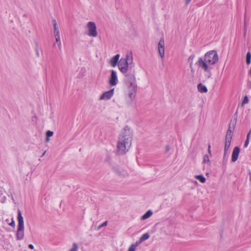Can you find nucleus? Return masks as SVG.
<instances>
[{"instance_id": "obj_1", "label": "nucleus", "mask_w": 251, "mask_h": 251, "mask_svg": "<svg viewBox=\"0 0 251 251\" xmlns=\"http://www.w3.org/2000/svg\"><path fill=\"white\" fill-rule=\"evenodd\" d=\"M132 140V132L127 126L125 127L120 135L117 145L118 152L124 154L130 149Z\"/></svg>"}, {"instance_id": "obj_2", "label": "nucleus", "mask_w": 251, "mask_h": 251, "mask_svg": "<svg viewBox=\"0 0 251 251\" xmlns=\"http://www.w3.org/2000/svg\"><path fill=\"white\" fill-rule=\"evenodd\" d=\"M218 60L217 51L215 50H212L207 52L205 54L204 58L200 57L197 64L205 72H209L212 69L210 65L216 63Z\"/></svg>"}, {"instance_id": "obj_3", "label": "nucleus", "mask_w": 251, "mask_h": 251, "mask_svg": "<svg viewBox=\"0 0 251 251\" xmlns=\"http://www.w3.org/2000/svg\"><path fill=\"white\" fill-rule=\"evenodd\" d=\"M133 57L131 51L127 52L125 57L121 58L118 63V67L120 72L125 75V80L126 79V75L133 74L134 72H129V68L133 66Z\"/></svg>"}, {"instance_id": "obj_4", "label": "nucleus", "mask_w": 251, "mask_h": 251, "mask_svg": "<svg viewBox=\"0 0 251 251\" xmlns=\"http://www.w3.org/2000/svg\"><path fill=\"white\" fill-rule=\"evenodd\" d=\"M125 83L128 87V96L131 101H132L136 95V84L135 75L130 74L126 75V79L125 80Z\"/></svg>"}, {"instance_id": "obj_5", "label": "nucleus", "mask_w": 251, "mask_h": 251, "mask_svg": "<svg viewBox=\"0 0 251 251\" xmlns=\"http://www.w3.org/2000/svg\"><path fill=\"white\" fill-rule=\"evenodd\" d=\"M17 219L18 221V229L17 231V238L19 240H22L24 236V222L22 215V212L20 210L18 211Z\"/></svg>"}, {"instance_id": "obj_6", "label": "nucleus", "mask_w": 251, "mask_h": 251, "mask_svg": "<svg viewBox=\"0 0 251 251\" xmlns=\"http://www.w3.org/2000/svg\"><path fill=\"white\" fill-rule=\"evenodd\" d=\"M86 28L88 30L87 35L88 36L96 37L98 36L96 25L94 22H89L86 24Z\"/></svg>"}, {"instance_id": "obj_7", "label": "nucleus", "mask_w": 251, "mask_h": 251, "mask_svg": "<svg viewBox=\"0 0 251 251\" xmlns=\"http://www.w3.org/2000/svg\"><path fill=\"white\" fill-rule=\"evenodd\" d=\"M117 73L115 70H112L109 79V84L112 86H116L118 83Z\"/></svg>"}, {"instance_id": "obj_8", "label": "nucleus", "mask_w": 251, "mask_h": 251, "mask_svg": "<svg viewBox=\"0 0 251 251\" xmlns=\"http://www.w3.org/2000/svg\"><path fill=\"white\" fill-rule=\"evenodd\" d=\"M114 89H112L109 91L104 92L100 97V100H109L113 96Z\"/></svg>"}, {"instance_id": "obj_9", "label": "nucleus", "mask_w": 251, "mask_h": 251, "mask_svg": "<svg viewBox=\"0 0 251 251\" xmlns=\"http://www.w3.org/2000/svg\"><path fill=\"white\" fill-rule=\"evenodd\" d=\"M158 52L162 59H163L165 53V45L163 38H161L159 43H158Z\"/></svg>"}, {"instance_id": "obj_10", "label": "nucleus", "mask_w": 251, "mask_h": 251, "mask_svg": "<svg viewBox=\"0 0 251 251\" xmlns=\"http://www.w3.org/2000/svg\"><path fill=\"white\" fill-rule=\"evenodd\" d=\"M240 149L239 147H235L231 155V161L233 162L236 161L238 158Z\"/></svg>"}, {"instance_id": "obj_11", "label": "nucleus", "mask_w": 251, "mask_h": 251, "mask_svg": "<svg viewBox=\"0 0 251 251\" xmlns=\"http://www.w3.org/2000/svg\"><path fill=\"white\" fill-rule=\"evenodd\" d=\"M120 55L119 54H117L114 55L109 60V64L112 67H115L118 64L119 61L120 60Z\"/></svg>"}, {"instance_id": "obj_12", "label": "nucleus", "mask_w": 251, "mask_h": 251, "mask_svg": "<svg viewBox=\"0 0 251 251\" xmlns=\"http://www.w3.org/2000/svg\"><path fill=\"white\" fill-rule=\"evenodd\" d=\"M52 24L53 25V35L54 37L60 36L59 28L58 26L57 22L55 20H52Z\"/></svg>"}, {"instance_id": "obj_13", "label": "nucleus", "mask_w": 251, "mask_h": 251, "mask_svg": "<svg viewBox=\"0 0 251 251\" xmlns=\"http://www.w3.org/2000/svg\"><path fill=\"white\" fill-rule=\"evenodd\" d=\"M232 139L226 137L224 150L229 151Z\"/></svg>"}, {"instance_id": "obj_14", "label": "nucleus", "mask_w": 251, "mask_h": 251, "mask_svg": "<svg viewBox=\"0 0 251 251\" xmlns=\"http://www.w3.org/2000/svg\"><path fill=\"white\" fill-rule=\"evenodd\" d=\"M152 211L151 210H149L145 214H144L141 217V220H145L148 219L152 215Z\"/></svg>"}, {"instance_id": "obj_15", "label": "nucleus", "mask_w": 251, "mask_h": 251, "mask_svg": "<svg viewBox=\"0 0 251 251\" xmlns=\"http://www.w3.org/2000/svg\"><path fill=\"white\" fill-rule=\"evenodd\" d=\"M198 89L201 93H206L208 91L207 87L201 83H200L198 85Z\"/></svg>"}, {"instance_id": "obj_16", "label": "nucleus", "mask_w": 251, "mask_h": 251, "mask_svg": "<svg viewBox=\"0 0 251 251\" xmlns=\"http://www.w3.org/2000/svg\"><path fill=\"white\" fill-rule=\"evenodd\" d=\"M234 130V129L232 128L231 127H228L226 132V137L232 139Z\"/></svg>"}, {"instance_id": "obj_17", "label": "nucleus", "mask_w": 251, "mask_h": 251, "mask_svg": "<svg viewBox=\"0 0 251 251\" xmlns=\"http://www.w3.org/2000/svg\"><path fill=\"white\" fill-rule=\"evenodd\" d=\"M150 237V235L148 233H144L140 238L139 243L148 239Z\"/></svg>"}, {"instance_id": "obj_18", "label": "nucleus", "mask_w": 251, "mask_h": 251, "mask_svg": "<svg viewBox=\"0 0 251 251\" xmlns=\"http://www.w3.org/2000/svg\"><path fill=\"white\" fill-rule=\"evenodd\" d=\"M202 163L204 164H207L208 166L211 165V161L209 159L208 155L205 154L203 156Z\"/></svg>"}, {"instance_id": "obj_19", "label": "nucleus", "mask_w": 251, "mask_h": 251, "mask_svg": "<svg viewBox=\"0 0 251 251\" xmlns=\"http://www.w3.org/2000/svg\"><path fill=\"white\" fill-rule=\"evenodd\" d=\"M195 177L201 183H204L206 181L205 178L202 175H197Z\"/></svg>"}, {"instance_id": "obj_20", "label": "nucleus", "mask_w": 251, "mask_h": 251, "mask_svg": "<svg viewBox=\"0 0 251 251\" xmlns=\"http://www.w3.org/2000/svg\"><path fill=\"white\" fill-rule=\"evenodd\" d=\"M236 123H237L236 119H234L233 120H232V119L231 120L230 123L229 124L228 127H231L232 128L234 129L236 124Z\"/></svg>"}, {"instance_id": "obj_21", "label": "nucleus", "mask_w": 251, "mask_h": 251, "mask_svg": "<svg viewBox=\"0 0 251 251\" xmlns=\"http://www.w3.org/2000/svg\"><path fill=\"white\" fill-rule=\"evenodd\" d=\"M236 123H237L236 119H234L233 120H232V119L231 120L230 123L229 124L228 127H231L232 128L234 129L236 124Z\"/></svg>"}, {"instance_id": "obj_22", "label": "nucleus", "mask_w": 251, "mask_h": 251, "mask_svg": "<svg viewBox=\"0 0 251 251\" xmlns=\"http://www.w3.org/2000/svg\"><path fill=\"white\" fill-rule=\"evenodd\" d=\"M56 43L58 44V48L60 50H61V42L60 39V36L54 37Z\"/></svg>"}, {"instance_id": "obj_23", "label": "nucleus", "mask_w": 251, "mask_h": 251, "mask_svg": "<svg viewBox=\"0 0 251 251\" xmlns=\"http://www.w3.org/2000/svg\"><path fill=\"white\" fill-rule=\"evenodd\" d=\"M251 62V53L248 51L246 55V63L247 64H250Z\"/></svg>"}, {"instance_id": "obj_24", "label": "nucleus", "mask_w": 251, "mask_h": 251, "mask_svg": "<svg viewBox=\"0 0 251 251\" xmlns=\"http://www.w3.org/2000/svg\"><path fill=\"white\" fill-rule=\"evenodd\" d=\"M229 154V151L224 150V153L223 155V160L226 161L228 159V156Z\"/></svg>"}, {"instance_id": "obj_25", "label": "nucleus", "mask_w": 251, "mask_h": 251, "mask_svg": "<svg viewBox=\"0 0 251 251\" xmlns=\"http://www.w3.org/2000/svg\"><path fill=\"white\" fill-rule=\"evenodd\" d=\"M78 249V246L77 244L75 243L73 244L72 248L69 251H77Z\"/></svg>"}, {"instance_id": "obj_26", "label": "nucleus", "mask_w": 251, "mask_h": 251, "mask_svg": "<svg viewBox=\"0 0 251 251\" xmlns=\"http://www.w3.org/2000/svg\"><path fill=\"white\" fill-rule=\"evenodd\" d=\"M249 100L248 97L247 95H246L244 97V99L242 101L241 106H243L244 104L248 103L249 102Z\"/></svg>"}, {"instance_id": "obj_27", "label": "nucleus", "mask_w": 251, "mask_h": 251, "mask_svg": "<svg viewBox=\"0 0 251 251\" xmlns=\"http://www.w3.org/2000/svg\"><path fill=\"white\" fill-rule=\"evenodd\" d=\"M137 245L132 244L128 249V251H135Z\"/></svg>"}, {"instance_id": "obj_28", "label": "nucleus", "mask_w": 251, "mask_h": 251, "mask_svg": "<svg viewBox=\"0 0 251 251\" xmlns=\"http://www.w3.org/2000/svg\"><path fill=\"white\" fill-rule=\"evenodd\" d=\"M53 132L51 131H48L46 133V136L47 137H51L53 135Z\"/></svg>"}, {"instance_id": "obj_29", "label": "nucleus", "mask_w": 251, "mask_h": 251, "mask_svg": "<svg viewBox=\"0 0 251 251\" xmlns=\"http://www.w3.org/2000/svg\"><path fill=\"white\" fill-rule=\"evenodd\" d=\"M194 57H195V56L194 55H190L189 57V58H188V62H193V60Z\"/></svg>"}, {"instance_id": "obj_30", "label": "nucleus", "mask_w": 251, "mask_h": 251, "mask_svg": "<svg viewBox=\"0 0 251 251\" xmlns=\"http://www.w3.org/2000/svg\"><path fill=\"white\" fill-rule=\"evenodd\" d=\"M249 142H250V139H249L248 138H246V140L245 141V144H244V148H247L249 144Z\"/></svg>"}, {"instance_id": "obj_31", "label": "nucleus", "mask_w": 251, "mask_h": 251, "mask_svg": "<svg viewBox=\"0 0 251 251\" xmlns=\"http://www.w3.org/2000/svg\"><path fill=\"white\" fill-rule=\"evenodd\" d=\"M244 34H246V30H247V23L246 21H244Z\"/></svg>"}, {"instance_id": "obj_32", "label": "nucleus", "mask_w": 251, "mask_h": 251, "mask_svg": "<svg viewBox=\"0 0 251 251\" xmlns=\"http://www.w3.org/2000/svg\"><path fill=\"white\" fill-rule=\"evenodd\" d=\"M170 148L169 146L168 145H167L165 148V152L166 153L170 151Z\"/></svg>"}, {"instance_id": "obj_33", "label": "nucleus", "mask_w": 251, "mask_h": 251, "mask_svg": "<svg viewBox=\"0 0 251 251\" xmlns=\"http://www.w3.org/2000/svg\"><path fill=\"white\" fill-rule=\"evenodd\" d=\"M208 151L209 154L211 155V145L210 144L208 145Z\"/></svg>"}, {"instance_id": "obj_34", "label": "nucleus", "mask_w": 251, "mask_h": 251, "mask_svg": "<svg viewBox=\"0 0 251 251\" xmlns=\"http://www.w3.org/2000/svg\"><path fill=\"white\" fill-rule=\"evenodd\" d=\"M9 225L10 226H15V222H14V221L13 220V219H12V221H11V223H10L9 224Z\"/></svg>"}, {"instance_id": "obj_35", "label": "nucleus", "mask_w": 251, "mask_h": 251, "mask_svg": "<svg viewBox=\"0 0 251 251\" xmlns=\"http://www.w3.org/2000/svg\"><path fill=\"white\" fill-rule=\"evenodd\" d=\"M107 224V221H105L101 225H100V226H99V228H100L102 226H106Z\"/></svg>"}, {"instance_id": "obj_36", "label": "nucleus", "mask_w": 251, "mask_h": 251, "mask_svg": "<svg viewBox=\"0 0 251 251\" xmlns=\"http://www.w3.org/2000/svg\"><path fill=\"white\" fill-rule=\"evenodd\" d=\"M191 1V0H185V5H188L190 3Z\"/></svg>"}, {"instance_id": "obj_37", "label": "nucleus", "mask_w": 251, "mask_h": 251, "mask_svg": "<svg viewBox=\"0 0 251 251\" xmlns=\"http://www.w3.org/2000/svg\"><path fill=\"white\" fill-rule=\"evenodd\" d=\"M36 55L37 57H39V56H40L39 51L37 49H36Z\"/></svg>"}, {"instance_id": "obj_38", "label": "nucleus", "mask_w": 251, "mask_h": 251, "mask_svg": "<svg viewBox=\"0 0 251 251\" xmlns=\"http://www.w3.org/2000/svg\"><path fill=\"white\" fill-rule=\"evenodd\" d=\"M251 130H250L249 132V133H248L247 136V138H248L249 139H250V138L251 137Z\"/></svg>"}, {"instance_id": "obj_39", "label": "nucleus", "mask_w": 251, "mask_h": 251, "mask_svg": "<svg viewBox=\"0 0 251 251\" xmlns=\"http://www.w3.org/2000/svg\"><path fill=\"white\" fill-rule=\"evenodd\" d=\"M28 247L30 249H34V246L32 245V244H29L28 245Z\"/></svg>"}, {"instance_id": "obj_40", "label": "nucleus", "mask_w": 251, "mask_h": 251, "mask_svg": "<svg viewBox=\"0 0 251 251\" xmlns=\"http://www.w3.org/2000/svg\"><path fill=\"white\" fill-rule=\"evenodd\" d=\"M189 63H190V67L191 68H192L193 62H189Z\"/></svg>"}, {"instance_id": "obj_41", "label": "nucleus", "mask_w": 251, "mask_h": 251, "mask_svg": "<svg viewBox=\"0 0 251 251\" xmlns=\"http://www.w3.org/2000/svg\"><path fill=\"white\" fill-rule=\"evenodd\" d=\"M249 175H250V180L251 181V172H249Z\"/></svg>"}, {"instance_id": "obj_42", "label": "nucleus", "mask_w": 251, "mask_h": 251, "mask_svg": "<svg viewBox=\"0 0 251 251\" xmlns=\"http://www.w3.org/2000/svg\"><path fill=\"white\" fill-rule=\"evenodd\" d=\"M49 137H47V141L48 142L49 141Z\"/></svg>"}, {"instance_id": "obj_43", "label": "nucleus", "mask_w": 251, "mask_h": 251, "mask_svg": "<svg viewBox=\"0 0 251 251\" xmlns=\"http://www.w3.org/2000/svg\"><path fill=\"white\" fill-rule=\"evenodd\" d=\"M45 154V152L42 154V157H43Z\"/></svg>"}]
</instances>
